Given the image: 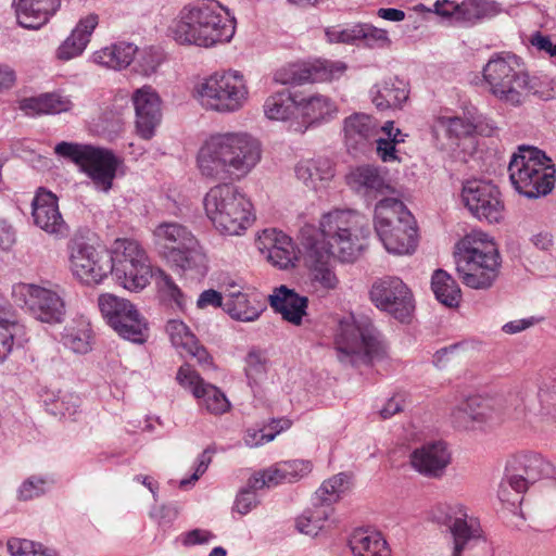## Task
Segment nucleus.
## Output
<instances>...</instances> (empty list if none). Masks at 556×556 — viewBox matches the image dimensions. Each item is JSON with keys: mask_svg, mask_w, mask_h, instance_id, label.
<instances>
[{"mask_svg": "<svg viewBox=\"0 0 556 556\" xmlns=\"http://www.w3.org/2000/svg\"><path fill=\"white\" fill-rule=\"evenodd\" d=\"M262 155V143L251 134L217 132L200 147L197 165L201 175L213 181H240L255 169Z\"/></svg>", "mask_w": 556, "mask_h": 556, "instance_id": "obj_1", "label": "nucleus"}, {"mask_svg": "<svg viewBox=\"0 0 556 556\" xmlns=\"http://www.w3.org/2000/svg\"><path fill=\"white\" fill-rule=\"evenodd\" d=\"M235 31V18L216 0H201L185 5L169 26L176 42L200 48L229 42Z\"/></svg>", "mask_w": 556, "mask_h": 556, "instance_id": "obj_2", "label": "nucleus"}, {"mask_svg": "<svg viewBox=\"0 0 556 556\" xmlns=\"http://www.w3.org/2000/svg\"><path fill=\"white\" fill-rule=\"evenodd\" d=\"M456 273L460 281L475 290H488L497 280L502 257L493 240L482 231H471L454 250Z\"/></svg>", "mask_w": 556, "mask_h": 556, "instance_id": "obj_3", "label": "nucleus"}, {"mask_svg": "<svg viewBox=\"0 0 556 556\" xmlns=\"http://www.w3.org/2000/svg\"><path fill=\"white\" fill-rule=\"evenodd\" d=\"M204 210L214 228L224 236H241L255 220L251 200L231 184L212 187L204 197Z\"/></svg>", "mask_w": 556, "mask_h": 556, "instance_id": "obj_4", "label": "nucleus"}, {"mask_svg": "<svg viewBox=\"0 0 556 556\" xmlns=\"http://www.w3.org/2000/svg\"><path fill=\"white\" fill-rule=\"evenodd\" d=\"M192 96L205 110L218 114H233L250 101V87L241 71H216L201 78L192 89Z\"/></svg>", "mask_w": 556, "mask_h": 556, "instance_id": "obj_5", "label": "nucleus"}, {"mask_svg": "<svg viewBox=\"0 0 556 556\" xmlns=\"http://www.w3.org/2000/svg\"><path fill=\"white\" fill-rule=\"evenodd\" d=\"M483 78L490 91L500 100L511 105L521 104L529 94H535L542 100L554 98L553 89L540 91L513 54H496L483 67Z\"/></svg>", "mask_w": 556, "mask_h": 556, "instance_id": "obj_6", "label": "nucleus"}, {"mask_svg": "<svg viewBox=\"0 0 556 556\" xmlns=\"http://www.w3.org/2000/svg\"><path fill=\"white\" fill-rule=\"evenodd\" d=\"M363 220L364 217L353 210L330 211L319 222L321 240L306 238L305 242H318L321 251L332 253L341 262H353L363 249L361 237L368 233Z\"/></svg>", "mask_w": 556, "mask_h": 556, "instance_id": "obj_7", "label": "nucleus"}, {"mask_svg": "<svg viewBox=\"0 0 556 556\" xmlns=\"http://www.w3.org/2000/svg\"><path fill=\"white\" fill-rule=\"evenodd\" d=\"M333 349L337 359L345 366L367 364L384 354L380 333L365 317L353 315L339 320L334 333Z\"/></svg>", "mask_w": 556, "mask_h": 556, "instance_id": "obj_8", "label": "nucleus"}, {"mask_svg": "<svg viewBox=\"0 0 556 556\" xmlns=\"http://www.w3.org/2000/svg\"><path fill=\"white\" fill-rule=\"evenodd\" d=\"M375 230L389 253L410 254L417 247L414 216L396 198L387 197L376 204Z\"/></svg>", "mask_w": 556, "mask_h": 556, "instance_id": "obj_9", "label": "nucleus"}, {"mask_svg": "<svg viewBox=\"0 0 556 556\" xmlns=\"http://www.w3.org/2000/svg\"><path fill=\"white\" fill-rule=\"evenodd\" d=\"M509 179L522 195L535 199L549 193L555 185V168L545 153L521 146L508 164Z\"/></svg>", "mask_w": 556, "mask_h": 556, "instance_id": "obj_10", "label": "nucleus"}, {"mask_svg": "<svg viewBox=\"0 0 556 556\" xmlns=\"http://www.w3.org/2000/svg\"><path fill=\"white\" fill-rule=\"evenodd\" d=\"M153 241L169 263L182 273L204 274L206 255L194 235L176 222H164L153 230Z\"/></svg>", "mask_w": 556, "mask_h": 556, "instance_id": "obj_11", "label": "nucleus"}, {"mask_svg": "<svg viewBox=\"0 0 556 556\" xmlns=\"http://www.w3.org/2000/svg\"><path fill=\"white\" fill-rule=\"evenodd\" d=\"M541 479H556L555 466L541 454L525 452L514 455L506 465V476L498 490L502 503L516 507L530 484Z\"/></svg>", "mask_w": 556, "mask_h": 556, "instance_id": "obj_12", "label": "nucleus"}, {"mask_svg": "<svg viewBox=\"0 0 556 556\" xmlns=\"http://www.w3.org/2000/svg\"><path fill=\"white\" fill-rule=\"evenodd\" d=\"M508 404L514 419L556 426V370L541 378L535 397L518 390L509 393Z\"/></svg>", "mask_w": 556, "mask_h": 556, "instance_id": "obj_13", "label": "nucleus"}, {"mask_svg": "<svg viewBox=\"0 0 556 556\" xmlns=\"http://www.w3.org/2000/svg\"><path fill=\"white\" fill-rule=\"evenodd\" d=\"M109 274L126 290L137 292L144 289L151 277V266L144 250L134 240H116Z\"/></svg>", "mask_w": 556, "mask_h": 556, "instance_id": "obj_14", "label": "nucleus"}, {"mask_svg": "<svg viewBox=\"0 0 556 556\" xmlns=\"http://www.w3.org/2000/svg\"><path fill=\"white\" fill-rule=\"evenodd\" d=\"M98 307L105 323L121 338L134 343L147 341L148 321L129 300L103 293L98 298Z\"/></svg>", "mask_w": 556, "mask_h": 556, "instance_id": "obj_15", "label": "nucleus"}, {"mask_svg": "<svg viewBox=\"0 0 556 556\" xmlns=\"http://www.w3.org/2000/svg\"><path fill=\"white\" fill-rule=\"evenodd\" d=\"M508 399L505 405L502 400L480 395L469 396L451 413L453 425L463 430H476L501 424L505 417L514 418Z\"/></svg>", "mask_w": 556, "mask_h": 556, "instance_id": "obj_16", "label": "nucleus"}, {"mask_svg": "<svg viewBox=\"0 0 556 556\" xmlns=\"http://www.w3.org/2000/svg\"><path fill=\"white\" fill-rule=\"evenodd\" d=\"M429 518L450 530L454 543L452 556H462L481 538L479 522L469 517L466 507L459 503H438L430 509Z\"/></svg>", "mask_w": 556, "mask_h": 556, "instance_id": "obj_17", "label": "nucleus"}, {"mask_svg": "<svg viewBox=\"0 0 556 556\" xmlns=\"http://www.w3.org/2000/svg\"><path fill=\"white\" fill-rule=\"evenodd\" d=\"M12 298L20 306L41 323L61 324L66 315L63 296L48 288L37 285L17 283L12 288Z\"/></svg>", "mask_w": 556, "mask_h": 556, "instance_id": "obj_18", "label": "nucleus"}, {"mask_svg": "<svg viewBox=\"0 0 556 556\" xmlns=\"http://www.w3.org/2000/svg\"><path fill=\"white\" fill-rule=\"evenodd\" d=\"M369 296L375 306L401 323H408L415 311L414 296L402 279L384 276L374 281Z\"/></svg>", "mask_w": 556, "mask_h": 556, "instance_id": "obj_19", "label": "nucleus"}, {"mask_svg": "<svg viewBox=\"0 0 556 556\" xmlns=\"http://www.w3.org/2000/svg\"><path fill=\"white\" fill-rule=\"evenodd\" d=\"M176 380L193 395L201 410L215 416L229 412L231 404L226 394L216 386L206 382L190 364L185 363L178 368Z\"/></svg>", "mask_w": 556, "mask_h": 556, "instance_id": "obj_20", "label": "nucleus"}, {"mask_svg": "<svg viewBox=\"0 0 556 556\" xmlns=\"http://www.w3.org/2000/svg\"><path fill=\"white\" fill-rule=\"evenodd\" d=\"M348 65L342 61L318 59L306 63L290 64L275 74V80L282 85L327 83L340 79Z\"/></svg>", "mask_w": 556, "mask_h": 556, "instance_id": "obj_21", "label": "nucleus"}, {"mask_svg": "<svg viewBox=\"0 0 556 556\" xmlns=\"http://www.w3.org/2000/svg\"><path fill=\"white\" fill-rule=\"evenodd\" d=\"M466 207L480 220L498 223L504 217V204L497 187L485 180H468L463 188Z\"/></svg>", "mask_w": 556, "mask_h": 556, "instance_id": "obj_22", "label": "nucleus"}, {"mask_svg": "<svg viewBox=\"0 0 556 556\" xmlns=\"http://www.w3.org/2000/svg\"><path fill=\"white\" fill-rule=\"evenodd\" d=\"M110 258L104 251L81 242L71 247L70 266L73 275L86 285L100 283L110 273Z\"/></svg>", "mask_w": 556, "mask_h": 556, "instance_id": "obj_23", "label": "nucleus"}, {"mask_svg": "<svg viewBox=\"0 0 556 556\" xmlns=\"http://www.w3.org/2000/svg\"><path fill=\"white\" fill-rule=\"evenodd\" d=\"M131 101L135 108V127L143 140L154 137L162 122V100L151 86H143L134 91Z\"/></svg>", "mask_w": 556, "mask_h": 556, "instance_id": "obj_24", "label": "nucleus"}, {"mask_svg": "<svg viewBox=\"0 0 556 556\" xmlns=\"http://www.w3.org/2000/svg\"><path fill=\"white\" fill-rule=\"evenodd\" d=\"M337 114L338 106L329 97L319 93L303 96L299 92L296 121L290 124V129L304 134L311 127L333 119Z\"/></svg>", "mask_w": 556, "mask_h": 556, "instance_id": "obj_25", "label": "nucleus"}, {"mask_svg": "<svg viewBox=\"0 0 556 556\" xmlns=\"http://www.w3.org/2000/svg\"><path fill=\"white\" fill-rule=\"evenodd\" d=\"M34 223L40 229L56 238H65L68 226L59 210L58 198L45 189H39L31 202Z\"/></svg>", "mask_w": 556, "mask_h": 556, "instance_id": "obj_26", "label": "nucleus"}, {"mask_svg": "<svg viewBox=\"0 0 556 556\" xmlns=\"http://www.w3.org/2000/svg\"><path fill=\"white\" fill-rule=\"evenodd\" d=\"M306 265L312 287L315 291L329 292L339 287L340 280L330 258L332 253L321 251L318 242H304Z\"/></svg>", "mask_w": 556, "mask_h": 556, "instance_id": "obj_27", "label": "nucleus"}, {"mask_svg": "<svg viewBox=\"0 0 556 556\" xmlns=\"http://www.w3.org/2000/svg\"><path fill=\"white\" fill-rule=\"evenodd\" d=\"M313 469L311 460L294 459L281 462L268 469L254 473L249 479L252 489L273 488L280 483H292L307 476Z\"/></svg>", "mask_w": 556, "mask_h": 556, "instance_id": "obj_28", "label": "nucleus"}, {"mask_svg": "<svg viewBox=\"0 0 556 556\" xmlns=\"http://www.w3.org/2000/svg\"><path fill=\"white\" fill-rule=\"evenodd\" d=\"M117 166L118 160L112 151L91 146L80 167L98 190L108 192L112 188Z\"/></svg>", "mask_w": 556, "mask_h": 556, "instance_id": "obj_29", "label": "nucleus"}, {"mask_svg": "<svg viewBox=\"0 0 556 556\" xmlns=\"http://www.w3.org/2000/svg\"><path fill=\"white\" fill-rule=\"evenodd\" d=\"M346 182L352 190L368 200L395 193L394 188L381 170L372 165L355 167L346 176Z\"/></svg>", "mask_w": 556, "mask_h": 556, "instance_id": "obj_30", "label": "nucleus"}, {"mask_svg": "<svg viewBox=\"0 0 556 556\" xmlns=\"http://www.w3.org/2000/svg\"><path fill=\"white\" fill-rule=\"evenodd\" d=\"M165 330L172 345L180 355H188L195 358L198 364L203 367H213V357L182 320H168Z\"/></svg>", "mask_w": 556, "mask_h": 556, "instance_id": "obj_31", "label": "nucleus"}, {"mask_svg": "<svg viewBox=\"0 0 556 556\" xmlns=\"http://www.w3.org/2000/svg\"><path fill=\"white\" fill-rule=\"evenodd\" d=\"M224 311L232 319L249 323L260 317L263 304L255 293L244 291L243 287L231 282L225 290Z\"/></svg>", "mask_w": 556, "mask_h": 556, "instance_id": "obj_32", "label": "nucleus"}, {"mask_svg": "<svg viewBox=\"0 0 556 556\" xmlns=\"http://www.w3.org/2000/svg\"><path fill=\"white\" fill-rule=\"evenodd\" d=\"M451 462V454L444 442L424 444L410 454V464L419 473L440 478Z\"/></svg>", "mask_w": 556, "mask_h": 556, "instance_id": "obj_33", "label": "nucleus"}, {"mask_svg": "<svg viewBox=\"0 0 556 556\" xmlns=\"http://www.w3.org/2000/svg\"><path fill=\"white\" fill-rule=\"evenodd\" d=\"M434 127L443 128L450 138L468 137L473 134L490 136L494 129L492 123L477 112H468L465 117L440 115Z\"/></svg>", "mask_w": 556, "mask_h": 556, "instance_id": "obj_34", "label": "nucleus"}, {"mask_svg": "<svg viewBox=\"0 0 556 556\" xmlns=\"http://www.w3.org/2000/svg\"><path fill=\"white\" fill-rule=\"evenodd\" d=\"M378 131L379 124L370 115L355 113L344 119V139L349 151H364Z\"/></svg>", "mask_w": 556, "mask_h": 556, "instance_id": "obj_35", "label": "nucleus"}, {"mask_svg": "<svg viewBox=\"0 0 556 556\" xmlns=\"http://www.w3.org/2000/svg\"><path fill=\"white\" fill-rule=\"evenodd\" d=\"M17 23L27 29L43 26L61 5L60 0H13Z\"/></svg>", "mask_w": 556, "mask_h": 556, "instance_id": "obj_36", "label": "nucleus"}, {"mask_svg": "<svg viewBox=\"0 0 556 556\" xmlns=\"http://www.w3.org/2000/svg\"><path fill=\"white\" fill-rule=\"evenodd\" d=\"M26 327L22 324L12 305L0 294V364L13 351L15 342L25 339Z\"/></svg>", "mask_w": 556, "mask_h": 556, "instance_id": "obj_37", "label": "nucleus"}, {"mask_svg": "<svg viewBox=\"0 0 556 556\" xmlns=\"http://www.w3.org/2000/svg\"><path fill=\"white\" fill-rule=\"evenodd\" d=\"M98 23L99 16L93 13L80 18L70 36L56 49V58L70 61L83 54Z\"/></svg>", "mask_w": 556, "mask_h": 556, "instance_id": "obj_38", "label": "nucleus"}, {"mask_svg": "<svg viewBox=\"0 0 556 556\" xmlns=\"http://www.w3.org/2000/svg\"><path fill=\"white\" fill-rule=\"evenodd\" d=\"M308 300L294 290L280 286L269 295V304L275 312L281 314L282 318L293 325H301L302 318L306 315Z\"/></svg>", "mask_w": 556, "mask_h": 556, "instance_id": "obj_39", "label": "nucleus"}, {"mask_svg": "<svg viewBox=\"0 0 556 556\" xmlns=\"http://www.w3.org/2000/svg\"><path fill=\"white\" fill-rule=\"evenodd\" d=\"M299 92L282 89L269 94L263 104V112L266 118L276 122L296 121Z\"/></svg>", "mask_w": 556, "mask_h": 556, "instance_id": "obj_40", "label": "nucleus"}, {"mask_svg": "<svg viewBox=\"0 0 556 556\" xmlns=\"http://www.w3.org/2000/svg\"><path fill=\"white\" fill-rule=\"evenodd\" d=\"M73 106L71 98L59 92L25 98L20 104L21 110L28 115L61 114L70 112Z\"/></svg>", "mask_w": 556, "mask_h": 556, "instance_id": "obj_41", "label": "nucleus"}, {"mask_svg": "<svg viewBox=\"0 0 556 556\" xmlns=\"http://www.w3.org/2000/svg\"><path fill=\"white\" fill-rule=\"evenodd\" d=\"M138 48L127 41L111 43L92 54V61L106 68L121 71L134 62Z\"/></svg>", "mask_w": 556, "mask_h": 556, "instance_id": "obj_42", "label": "nucleus"}, {"mask_svg": "<svg viewBox=\"0 0 556 556\" xmlns=\"http://www.w3.org/2000/svg\"><path fill=\"white\" fill-rule=\"evenodd\" d=\"M371 100L378 110L401 108L408 99V90L402 80H386L371 88Z\"/></svg>", "mask_w": 556, "mask_h": 556, "instance_id": "obj_43", "label": "nucleus"}, {"mask_svg": "<svg viewBox=\"0 0 556 556\" xmlns=\"http://www.w3.org/2000/svg\"><path fill=\"white\" fill-rule=\"evenodd\" d=\"M431 288L439 302L448 307L459 304L462 292L455 279L445 270L437 269L431 278Z\"/></svg>", "mask_w": 556, "mask_h": 556, "instance_id": "obj_44", "label": "nucleus"}, {"mask_svg": "<svg viewBox=\"0 0 556 556\" xmlns=\"http://www.w3.org/2000/svg\"><path fill=\"white\" fill-rule=\"evenodd\" d=\"M295 174L306 186L316 188L318 182L329 180L333 170L328 160L312 159L301 161L295 167Z\"/></svg>", "mask_w": 556, "mask_h": 556, "instance_id": "obj_45", "label": "nucleus"}, {"mask_svg": "<svg viewBox=\"0 0 556 556\" xmlns=\"http://www.w3.org/2000/svg\"><path fill=\"white\" fill-rule=\"evenodd\" d=\"M354 556H391L387 541L379 532H359L351 541Z\"/></svg>", "mask_w": 556, "mask_h": 556, "instance_id": "obj_46", "label": "nucleus"}, {"mask_svg": "<svg viewBox=\"0 0 556 556\" xmlns=\"http://www.w3.org/2000/svg\"><path fill=\"white\" fill-rule=\"evenodd\" d=\"M91 328L90 324L80 318L73 320L64 328L62 334L63 344L75 353L85 354L90 351Z\"/></svg>", "mask_w": 556, "mask_h": 556, "instance_id": "obj_47", "label": "nucleus"}, {"mask_svg": "<svg viewBox=\"0 0 556 556\" xmlns=\"http://www.w3.org/2000/svg\"><path fill=\"white\" fill-rule=\"evenodd\" d=\"M497 13L493 2L488 0H465L459 4L456 23L473 25Z\"/></svg>", "mask_w": 556, "mask_h": 556, "instance_id": "obj_48", "label": "nucleus"}, {"mask_svg": "<svg viewBox=\"0 0 556 556\" xmlns=\"http://www.w3.org/2000/svg\"><path fill=\"white\" fill-rule=\"evenodd\" d=\"M331 514L332 507L329 505L314 504L313 508L306 509L296 519V529L301 533L315 536L326 527Z\"/></svg>", "mask_w": 556, "mask_h": 556, "instance_id": "obj_49", "label": "nucleus"}, {"mask_svg": "<svg viewBox=\"0 0 556 556\" xmlns=\"http://www.w3.org/2000/svg\"><path fill=\"white\" fill-rule=\"evenodd\" d=\"M348 488V477L339 473L326 480L316 491V500L321 505H329L337 502Z\"/></svg>", "mask_w": 556, "mask_h": 556, "instance_id": "obj_50", "label": "nucleus"}, {"mask_svg": "<svg viewBox=\"0 0 556 556\" xmlns=\"http://www.w3.org/2000/svg\"><path fill=\"white\" fill-rule=\"evenodd\" d=\"M264 257L277 268L288 269L295 266L298 252L292 239H283L280 248L264 254Z\"/></svg>", "mask_w": 556, "mask_h": 556, "instance_id": "obj_51", "label": "nucleus"}, {"mask_svg": "<svg viewBox=\"0 0 556 556\" xmlns=\"http://www.w3.org/2000/svg\"><path fill=\"white\" fill-rule=\"evenodd\" d=\"M135 60V71L143 76L155 73L163 61L162 52L154 47L138 49Z\"/></svg>", "mask_w": 556, "mask_h": 556, "instance_id": "obj_52", "label": "nucleus"}, {"mask_svg": "<svg viewBox=\"0 0 556 556\" xmlns=\"http://www.w3.org/2000/svg\"><path fill=\"white\" fill-rule=\"evenodd\" d=\"M357 41H362L368 48H386L391 43L386 29L367 23L357 24Z\"/></svg>", "mask_w": 556, "mask_h": 556, "instance_id": "obj_53", "label": "nucleus"}, {"mask_svg": "<svg viewBox=\"0 0 556 556\" xmlns=\"http://www.w3.org/2000/svg\"><path fill=\"white\" fill-rule=\"evenodd\" d=\"M267 359L260 351H250L245 358V375L250 383H257L265 377Z\"/></svg>", "mask_w": 556, "mask_h": 556, "instance_id": "obj_54", "label": "nucleus"}, {"mask_svg": "<svg viewBox=\"0 0 556 556\" xmlns=\"http://www.w3.org/2000/svg\"><path fill=\"white\" fill-rule=\"evenodd\" d=\"M91 146L89 144L62 141L55 146L54 152L59 156L68 159L81 166Z\"/></svg>", "mask_w": 556, "mask_h": 556, "instance_id": "obj_55", "label": "nucleus"}, {"mask_svg": "<svg viewBox=\"0 0 556 556\" xmlns=\"http://www.w3.org/2000/svg\"><path fill=\"white\" fill-rule=\"evenodd\" d=\"M283 239H291L289 236L283 233L280 230L277 229H265L263 230L257 240H256V247L262 255L269 253L276 248H280L282 245Z\"/></svg>", "mask_w": 556, "mask_h": 556, "instance_id": "obj_56", "label": "nucleus"}, {"mask_svg": "<svg viewBox=\"0 0 556 556\" xmlns=\"http://www.w3.org/2000/svg\"><path fill=\"white\" fill-rule=\"evenodd\" d=\"M326 38L331 43L353 45L357 42V24L352 26H332L325 30Z\"/></svg>", "mask_w": 556, "mask_h": 556, "instance_id": "obj_57", "label": "nucleus"}, {"mask_svg": "<svg viewBox=\"0 0 556 556\" xmlns=\"http://www.w3.org/2000/svg\"><path fill=\"white\" fill-rule=\"evenodd\" d=\"M80 400L75 394H65L59 397L51 409L52 414L60 416L61 418L73 417L77 413Z\"/></svg>", "mask_w": 556, "mask_h": 556, "instance_id": "obj_58", "label": "nucleus"}, {"mask_svg": "<svg viewBox=\"0 0 556 556\" xmlns=\"http://www.w3.org/2000/svg\"><path fill=\"white\" fill-rule=\"evenodd\" d=\"M258 489H252L248 484L245 489H243L236 497L233 509L238 511L240 515H247L253 508H255L258 504L257 496L255 492Z\"/></svg>", "mask_w": 556, "mask_h": 556, "instance_id": "obj_59", "label": "nucleus"}, {"mask_svg": "<svg viewBox=\"0 0 556 556\" xmlns=\"http://www.w3.org/2000/svg\"><path fill=\"white\" fill-rule=\"evenodd\" d=\"M7 546L13 556H37L39 549H41L40 543L22 539H11Z\"/></svg>", "mask_w": 556, "mask_h": 556, "instance_id": "obj_60", "label": "nucleus"}, {"mask_svg": "<svg viewBox=\"0 0 556 556\" xmlns=\"http://www.w3.org/2000/svg\"><path fill=\"white\" fill-rule=\"evenodd\" d=\"M46 480L38 477H30L23 482L18 490V497L23 501H29L40 496L46 491Z\"/></svg>", "mask_w": 556, "mask_h": 556, "instance_id": "obj_61", "label": "nucleus"}, {"mask_svg": "<svg viewBox=\"0 0 556 556\" xmlns=\"http://www.w3.org/2000/svg\"><path fill=\"white\" fill-rule=\"evenodd\" d=\"M215 534L205 529H193L180 535L184 546L208 544L215 539Z\"/></svg>", "mask_w": 556, "mask_h": 556, "instance_id": "obj_62", "label": "nucleus"}, {"mask_svg": "<svg viewBox=\"0 0 556 556\" xmlns=\"http://www.w3.org/2000/svg\"><path fill=\"white\" fill-rule=\"evenodd\" d=\"M275 439V433L264 432L262 429H247L243 441L248 447H258Z\"/></svg>", "mask_w": 556, "mask_h": 556, "instance_id": "obj_63", "label": "nucleus"}, {"mask_svg": "<svg viewBox=\"0 0 556 556\" xmlns=\"http://www.w3.org/2000/svg\"><path fill=\"white\" fill-rule=\"evenodd\" d=\"M16 242V230L5 218H0V250L9 251Z\"/></svg>", "mask_w": 556, "mask_h": 556, "instance_id": "obj_64", "label": "nucleus"}]
</instances>
